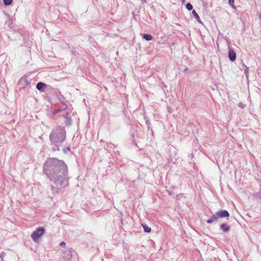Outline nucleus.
Listing matches in <instances>:
<instances>
[{"label": "nucleus", "instance_id": "9", "mask_svg": "<svg viewBox=\"0 0 261 261\" xmlns=\"http://www.w3.org/2000/svg\"><path fill=\"white\" fill-rule=\"evenodd\" d=\"M219 218L218 216H217V213L213 215L209 219L207 220V223H212L213 222L216 221Z\"/></svg>", "mask_w": 261, "mask_h": 261}, {"label": "nucleus", "instance_id": "15", "mask_svg": "<svg viewBox=\"0 0 261 261\" xmlns=\"http://www.w3.org/2000/svg\"><path fill=\"white\" fill-rule=\"evenodd\" d=\"M186 8L190 11L191 10H192L193 9V6L190 4V3H188L187 5H186Z\"/></svg>", "mask_w": 261, "mask_h": 261}, {"label": "nucleus", "instance_id": "22", "mask_svg": "<svg viewBox=\"0 0 261 261\" xmlns=\"http://www.w3.org/2000/svg\"><path fill=\"white\" fill-rule=\"evenodd\" d=\"M196 20H197V21H198V22H201V21H200V17H199V18H196Z\"/></svg>", "mask_w": 261, "mask_h": 261}, {"label": "nucleus", "instance_id": "2", "mask_svg": "<svg viewBox=\"0 0 261 261\" xmlns=\"http://www.w3.org/2000/svg\"><path fill=\"white\" fill-rule=\"evenodd\" d=\"M66 137V131L64 127L58 126L51 130L49 135V139L53 146L54 151L59 150V147L65 140Z\"/></svg>", "mask_w": 261, "mask_h": 261}, {"label": "nucleus", "instance_id": "1", "mask_svg": "<svg viewBox=\"0 0 261 261\" xmlns=\"http://www.w3.org/2000/svg\"><path fill=\"white\" fill-rule=\"evenodd\" d=\"M43 171L51 181L53 193H58L67 186V166L63 161L54 158L48 159L44 164Z\"/></svg>", "mask_w": 261, "mask_h": 261}, {"label": "nucleus", "instance_id": "18", "mask_svg": "<svg viewBox=\"0 0 261 261\" xmlns=\"http://www.w3.org/2000/svg\"><path fill=\"white\" fill-rule=\"evenodd\" d=\"M244 66L245 67V69H244V72H245V74L247 75V76H248V72H249V68L246 67L244 65Z\"/></svg>", "mask_w": 261, "mask_h": 261}, {"label": "nucleus", "instance_id": "7", "mask_svg": "<svg viewBox=\"0 0 261 261\" xmlns=\"http://www.w3.org/2000/svg\"><path fill=\"white\" fill-rule=\"evenodd\" d=\"M228 57L231 61H235L236 59V53L232 49H229L228 51Z\"/></svg>", "mask_w": 261, "mask_h": 261}, {"label": "nucleus", "instance_id": "23", "mask_svg": "<svg viewBox=\"0 0 261 261\" xmlns=\"http://www.w3.org/2000/svg\"><path fill=\"white\" fill-rule=\"evenodd\" d=\"M239 106H240V107L244 108V106H243V105L242 103H240V104L239 105Z\"/></svg>", "mask_w": 261, "mask_h": 261}, {"label": "nucleus", "instance_id": "19", "mask_svg": "<svg viewBox=\"0 0 261 261\" xmlns=\"http://www.w3.org/2000/svg\"><path fill=\"white\" fill-rule=\"evenodd\" d=\"M234 0H228V3H229V5L231 6H234Z\"/></svg>", "mask_w": 261, "mask_h": 261}, {"label": "nucleus", "instance_id": "24", "mask_svg": "<svg viewBox=\"0 0 261 261\" xmlns=\"http://www.w3.org/2000/svg\"><path fill=\"white\" fill-rule=\"evenodd\" d=\"M260 19H261V15H260Z\"/></svg>", "mask_w": 261, "mask_h": 261}, {"label": "nucleus", "instance_id": "10", "mask_svg": "<svg viewBox=\"0 0 261 261\" xmlns=\"http://www.w3.org/2000/svg\"><path fill=\"white\" fill-rule=\"evenodd\" d=\"M143 38L145 39L147 41L151 40L153 38V37L149 34H143Z\"/></svg>", "mask_w": 261, "mask_h": 261}, {"label": "nucleus", "instance_id": "12", "mask_svg": "<svg viewBox=\"0 0 261 261\" xmlns=\"http://www.w3.org/2000/svg\"><path fill=\"white\" fill-rule=\"evenodd\" d=\"M142 226L143 227L144 230L145 232H150L151 231V228L150 227H149L148 226H147V225L143 224Z\"/></svg>", "mask_w": 261, "mask_h": 261}, {"label": "nucleus", "instance_id": "14", "mask_svg": "<svg viewBox=\"0 0 261 261\" xmlns=\"http://www.w3.org/2000/svg\"><path fill=\"white\" fill-rule=\"evenodd\" d=\"M13 0H3L4 4L6 6L10 5L12 4Z\"/></svg>", "mask_w": 261, "mask_h": 261}, {"label": "nucleus", "instance_id": "13", "mask_svg": "<svg viewBox=\"0 0 261 261\" xmlns=\"http://www.w3.org/2000/svg\"><path fill=\"white\" fill-rule=\"evenodd\" d=\"M64 116L66 118V121H65V123H66V125H70V124L71 118L70 117H68V113H66V115H65Z\"/></svg>", "mask_w": 261, "mask_h": 261}, {"label": "nucleus", "instance_id": "8", "mask_svg": "<svg viewBox=\"0 0 261 261\" xmlns=\"http://www.w3.org/2000/svg\"><path fill=\"white\" fill-rule=\"evenodd\" d=\"M220 228L224 232H227L230 230V226L225 223L221 224L220 225Z\"/></svg>", "mask_w": 261, "mask_h": 261}, {"label": "nucleus", "instance_id": "4", "mask_svg": "<svg viewBox=\"0 0 261 261\" xmlns=\"http://www.w3.org/2000/svg\"><path fill=\"white\" fill-rule=\"evenodd\" d=\"M71 252L70 250H67L63 253V257L65 260L71 261Z\"/></svg>", "mask_w": 261, "mask_h": 261}, {"label": "nucleus", "instance_id": "21", "mask_svg": "<svg viewBox=\"0 0 261 261\" xmlns=\"http://www.w3.org/2000/svg\"><path fill=\"white\" fill-rule=\"evenodd\" d=\"M60 245L61 246H64V245H66V244H65V242H61V243H60Z\"/></svg>", "mask_w": 261, "mask_h": 261}, {"label": "nucleus", "instance_id": "11", "mask_svg": "<svg viewBox=\"0 0 261 261\" xmlns=\"http://www.w3.org/2000/svg\"><path fill=\"white\" fill-rule=\"evenodd\" d=\"M254 197L257 200H259L261 202V189L258 192L255 193L254 194Z\"/></svg>", "mask_w": 261, "mask_h": 261}, {"label": "nucleus", "instance_id": "3", "mask_svg": "<svg viewBox=\"0 0 261 261\" xmlns=\"http://www.w3.org/2000/svg\"><path fill=\"white\" fill-rule=\"evenodd\" d=\"M44 231L45 229L43 227L37 228L31 234L32 239L34 242H36L39 240V238L44 232Z\"/></svg>", "mask_w": 261, "mask_h": 261}, {"label": "nucleus", "instance_id": "17", "mask_svg": "<svg viewBox=\"0 0 261 261\" xmlns=\"http://www.w3.org/2000/svg\"><path fill=\"white\" fill-rule=\"evenodd\" d=\"M63 152L65 153H67L68 151H70V148L69 147H65L63 149Z\"/></svg>", "mask_w": 261, "mask_h": 261}, {"label": "nucleus", "instance_id": "20", "mask_svg": "<svg viewBox=\"0 0 261 261\" xmlns=\"http://www.w3.org/2000/svg\"><path fill=\"white\" fill-rule=\"evenodd\" d=\"M4 253L2 252L0 254V261H3V257L4 256Z\"/></svg>", "mask_w": 261, "mask_h": 261}, {"label": "nucleus", "instance_id": "6", "mask_svg": "<svg viewBox=\"0 0 261 261\" xmlns=\"http://www.w3.org/2000/svg\"><path fill=\"white\" fill-rule=\"evenodd\" d=\"M46 87L47 85L45 83L41 82L38 83L36 85L37 89L40 92H44Z\"/></svg>", "mask_w": 261, "mask_h": 261}, {"label": "nucleus", "instance_id": "16", "mask_svg": "<svg viewBox=\"0 0 261 261\" xmlns=\"http://www.w3.org/2000/svg\"><path fill=\"white\" fill-rule=\"evenodd\" d=\"M192 14L195 16L196 19V18H199V15H198V13L196 12V11L195 10H193L192 11Z\"/></svg>", "mask_w": 261, "mask_h": 261}, {"label": "nucleus", "instance_id": "5", "mask_svg": "<svg viewBox=\"0 0 261 261\" xmlns=\"http://www.w3.org/2000/svg\"><path fill=\"white\" fill-rule=\"evenodd\" d=\"M219 218H225L229 216V214L226 210H221L217 212Z\"/></svg>", "mask_w": 261, "mask_h": 261}]
</instances>
